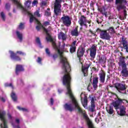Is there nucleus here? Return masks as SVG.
Segmentation results:
<instances>
[{
	"instance_id": "obj_1",
	"label": "nucleus",
	"mask_w": 128,
	"mask_h": 128,
	"mask_svg": "<svg viewBox=\"0 0 128 128\" xmlns=\"http://www.w3.org/2000/svg\"><path fill=\"white\" fill-rule=\"evenodd\" d=\"M52 44L58 52L59 56H60V64H62V68L63 72L64 74L63 76L62 82L64 86H66L67 92L66 94H68L70 98H74L72 93V90H70V66L68 62V59L66 57L64 56V52H68V49L70 48V44L66 45V43L63 42V44L61 46L60 49V45L58 47L56 44L55 40H52Z\"/></svg>"
},
{
	"instance_id": "obj_2",
	"label": "nucleus",
	"mask_w": 128,
	"mask_h": 128,
	"mask_svg": "<svg viewBox=\"0 0 128 128\" xmlns=\"http://www.w3.org/2000/svg\"><path fill=\"white\" fill-rule=\"evenodd\" d=\"M122 104H128V101L118 98L116 100L113 102L112 104L114 106L115 110H120V111H118L117 113L118 116H126V108L124 105L120 106Z\"/></svg>"
},
{
	"instance_id": "obj_3",
	"label": "nucleus",
	"mask_w": 128,
	"mask_h": 128,
	"mask_svg": "<svg viewBox=\"0 0 128 128\" xmlns=\"http://www.w3.org/2000/svg\"><path fill=\"white\" fill-rule=\"evenodd\" d=\"M118 64L120 68H122L121 74L124 78H128V70L126 68V58L120 56L119 58Z\"/></svg>"
},
{
	"instance_id": "obj_4",
	"label": "nucleus",
	"mask_w": 128,
	"mask_h": 128,
	"mask_svg": "<svg viewBox=\"0 0 128 128\" xmlns=\"http://www.w3.org/2000/svg\"><path fill=\"white\" fill-rule=\"evenodd\" d=\"M14 2V4H16L17 8H20L23 12H26L27 14H30L28 12V10H30V4H32L31 0H27L24 2L25 8L22 6L20 2V0H12Z\"/></svg>"
},
{
	"instance_id": "obj_5",
	"label": "nucleus",
	"mask_w": 128,
	"mask_h": 128,
	"mask_svg": "<svg viewBox=\"0 0 128 128\" xmlns=\"http://www.w3.org/2000/svg\"><path fill=\"white\" fill-rule=\"evenodd\" d=\"M62 0H55L54 12L56 16H60L62 14Z\"/></svg>"
},
{
	"instance_id": "obj_6",
	"label": "nucleus",
	"mask_w": 128,
	"mask_h": 128,
	"mask_svg": "<svg viewBox=\"0 0 128 128\" xmlns=\"http://www.w3.org/2000/svg\"><path fill=\"white\" fill-rule=\"evenodd\" d=\"M50 26V22H45L44 23V24L42 26V28H43L44 32H46V40L47 42H52V36L48 34V32L50 30L52 29V28L50 26L49 27V30H48L44 28L45 26Z\"/></svg>"
},
{
	"instance_id": "obj_7",
	"label": "nucleus",
	"mask_w": 128,
	"mask_h": 128,
	"mask_svg": "<svg viewBox=\"0 0 128 128\" xmlns=\"http://www.w3.org/2000/svg\"><path fill=\"white\" fill-rule=\"evenodd\" d=\"M61 21L65 26H70L72 24V18L68 16L63 14L61 18Z\"/></svg>"
},
{
	"instance_id": "obj_8",
	"label": "nucleus",
	"mask_w": 128,
	"mask_h": 128,
	"mask_svg": "<svg viewBox=\"0 0 128 128\" xmlns=\"http://www.w3.org/2000/svg\"><path fill=\"white\" fill-rule=\"evenodd\" d=\"M127 4L126 0H116V4L117 5V10L118 11L120 10H124Z\"/></svg>"
},
{
	"instance_id": "obj_9",
	"label": "nucleus",
	"mask_w": 128,
	"mask_h": 128,
	"mask_svg": "<svg viewBox=\"0 0 128 128\" xmlns=\"http://www.w3.org/2000/svg\"><path fill=\"white\" fill-rule=\"evenodd\" d=\"M115 88L119 92H120L121 94H126V84H122L120 83H116L115 84Z\"/></svg>"
},
{
	"instance_id": "obj_10",
	"label": "nucleus",
	"mask_w": 128,
	"mask_h": 128,
	"mask_svg": "<svg viewBox=\"0 0 128 128\" xmlns=\"http://www.w3.org/2000/svg\"><path fill=\"white\" fill-rule=\"evenodd\" d=\"M34 21L36 22L38 24V26H36V30H40L42 24H40V21H38V19L34 16V15L31 14L30 20V23L32 24V22Z\"/></svg>"
},
{
	"instance_id": "obj_11",
	"label": "nucleus",
	"mask_w": 128,
	"mask_h": 128,
	"mask_svg": "<svg viewBox=\"0 0 128 128\" xmlns=\"http://www.w3.org/2000/svg\"><path fill=\"white\" fill-rule=\"evenodd\" d=\"M100 38H102V40H108L110 38V34L108 33L106 30H102L100 34Z\"/></svg>"
},
{
	"instance_id": "obj_12",
	"label": "nucleus",
	"mask_w": 128,
	"mask_h": 128,
	"mask_svg": "<svg viewBox=\"0 0 128 128\" xmlns=\"http://www.w3.org/2000/svg\"><path fill=\"white\" fill-rule=\"evenodd\" d=\"M80 98L81 100H82V98H84V102H82V104L85 108H88V96L84 94V93H82L80 94Z\"/></svg>"
},
{
	"instance_id": "obj_13",
	"label": "nucleus",
	"mask_w": 128,
	"mask_h": 128,
	"mask_svg": "<svg viewBox=\"0 0 128 128\" xmlns=\"http://www.w3.org/2000/svg\"><path fill=\"white\" fill-rule=\"evenodd\" d=\"M96 54V47L93 45L90 49V56L92 58H94Z\"/></svg>"
},
{
	"instance_id": "obj_14",
	"label": "nucleus",
	"mask_w": 128,
	"mask_h": 128,
	"mask_svg": "<svg viewBox=\"0 0 128 128\" xmlns=\"http://www.w3.org/2000/svg\"><path fill=\"white\" fill-rule=\"evenodd\" d=\"M90 66V64H85L84 66H82V72L84 74V76H88V68Z\"/></svg>"
},
{
	"instance_id": "obj_15",
	"label": "nucleus",
	"mask_w": 128,
	"mask_h": 128,
	"mask_svg": "<svg viewBox=\"0 0 128 128\" xmlns=\"http://www.w3.org/2000/svg\"><path fill=\"white\" fill-rule=\"evenodd\" d=\"M80 26H86V18L84 16H82L80 18V19L78 21Z\"/></svg>"
},
{
	"instance_id": "obj_16",
	"label": "nucleus",
	"mask_w": 128,
	"mask_h": 128,
	"mask_svg": "<svg viewBox=\"0 0 128 128\" xmlns=\"http://www.w3.org/2000/svg\"><path fill=\"white\" fill-rule=\"evenodd\" d=\"M98 76L100 82H101V84H104L106 80V73L104 72H102L98 74Z\"/></svg>"
},
{
	"instance_id": "obj_17",
	"label": "nucleus",
	"mask_w": 128,
	"mask_h": 128,
	"mask_svg": "<svg viewBox=\"0 0 128 128\" xmlns=\"http://www.w3.org/2000/svg\"><path fill=\"white\" fill-rule=\"evenodd\" d=\"M122 44L123 46L122 48L126 50V52H128V40H126L124 38H122Z\"/></svg>"
},
{
	"instance_id": "obj_18",
	"label": "nucleus",
	"mask_w": 128,
	"mask_h": 128,
	"mask_svg": "<svg viewBox=\"0 0 128 128\" xmlns=\"http://www.w3.org/2000/svg\"><path fill=\"white\" fill-rule=\"evenodd\" d=\"M68 36L63 32H60L58 34V40H66V38Z\"/></svg>"
},
{
	"instance_id": "obj_19",
	"label": "nucleus",
	"mask_w": 128,
	"mask_h": 128,
	"mask_svg": "<svg viewBox=\"0 0 128 128\" xmlns=\"http://www.w3.org/2000/svg\"><path fill=\"white\" fill-rule=\"evenodd\" d=\"M98 78L95 77L93 78V82L92 83L94 90H96L98 88Z\"/></svg>"
},
{
	"instance_id": "obj_20",
	"label": "nucleus",
	"mask_w": 128,
	"mask_h": 128,
	"mask_svg": "<svg viewBox=\"0 0 128 128\" xmlns=\"http://www.w3.org/2000/svg\"><path fill=\"white\" fill-rule=\"evenodd\" d=\"M10 58L12 60H16V61H18L20 60V57L16 56V54L14 53L12 51H10Z\"/></svg>"
},
{
	"instance_id": "obj_21",
	"label": "nucleus",
	"mask_w": 128,
	"mask_h": 128,
	"mask_svg": "<svg viewBox=\"0 0 128 128\" xmlns=\"http://www.w3.org/2000/svg\"><path fill=\"white\" fill-rule=\"evenodd\" d=\"M76 40L73 42L72 44L71 45L70 48V52H71V54H72V52H76Z\"/></svg>"
},
{
	"instance_id": "obj_22",
	"label": "nucleus",
	"mask_w": 128,
	"mask_h": 128,
	"mask_svg": "<svg viewBox=\"0 0 128 128\" xmlns=\"http://www.w3.org/2000/svg\"><path fill=\"white\" fill-rule=\"evenodd\" d=\"M64 108L66 110H69L70 112H72L74 110V107H72V104H66L64 106Z\"/></svg>"
},
{
	"instance_id": "obj_23",
	"label": "nucleus",
	"mask_w": 128,
	"mask_h": 128,
	"mask_svg": "<svg viewBox=\"0 0 128 128\" xmlns=\"http://www.w3.org/2000/svg\"><path fill=\"white\" fill-rule=\"evenodd\" d=\"M16 34L18 40H19V42H22L24 38V34H22V32L18 31L16 32Z\"/></svg>"
},
{
	"instance_id": "obj_24",
	"label": "nucleus",
	"mask_w": 128,
	"mask_h": 128,
	"mask_svg": "<svg viewBox=\"0 0 128 128\" xmlns=\"http://www.w3.org/2000/svg\"><path fill=\"white\" fill-rule=\"evenodd\" d=\"M71 34L72 36H78L80 32L78 30V28H76L74 30L71 31Z\"/></svg>"
},
{
	"instance_id": "obj_25",
	"label": "nucleus",
	"mask_w": 128,
	"mask_h": 128,
	"mask_svg": "<svg viewBox=\"0 0 128 128\" xmlns=\"http://www.w3.org/2000/svg\"><path fill=\"white\" fill-rule=\"evenodd\" d=\"M20 72H24V68L22 65H16V74H18Z\"/></svg>"
},
{
	"instance_id": "obj_26",
	"label": "nucleus",
	"mask_w": 128,
	"mask_h": 128,
	"mask_svg": "<svg viewBox=\"0 0 128 128\" xmlns=\"http://www.w3.org/2000/svg\"><path fill=\"white\" fill-rule=\"evenodd\" d=\"M106 58L104 56L99 57V62L102 64H106Z\"/></svg>"
},
{
	"instance_id": "obj_27",
	"label": "nucleus",
	"mask_w": 128,
	"mask_h": 128,
	"mask_svg": "<svg viewBox=\"0 0 128 128\" xmlns=\"http://www.w3.org/2000/svg\"><path fill=\"white\" fill-rule=\"evenodd\" d=\"M84 48L78 50V58H81V56H84Z\"/></svg>"
},
{
	"instance_id": "obj_28",
	"label": "nucleus",
	"mask_w": 128,
	"mask_h": 128,
	"mask_svg": "<svg viewBox=\"0 0 128 128\" xmlns=\"http://www.w3.org/2000/svg\"><path fill=\"white\" fill-rule=\"evenodd\" d=\"M106 110L108 114H114V108L112 106L106 108Z\"/></svg>"
},
{
	"instance_id": "obj_29",
	"label": "nucleus",
	"mask_w": 128,
	"mask_h": 128,
	"mask_svg": "<svg viewBox=\"0 0 128 128\" xmlns=\"http://www.w3.org/2000/svg\"><path fill=\"white\" fill-rule=\"evenodd\" d=\"M36 44L40 48H42L43 46H42V43L40 42V38H36Z\"/></svg>"
},
{
	"instance_id": "obj_30",
	"label": "nucleus",
	"mask_w": 128,
	"mask_h": 128,
	"mask_svg": "<svg viewBox=\"0 0 128 128\" xmlns=\"http://www.w3.org/2000/svg\"><path fill=\"white\" fill-rule=\"evenodd\" d=\"M11 97L12 100H13L14 102H16V100H18V98L16 97V93H14V92H12V94H11Z\"/></svg>"
},
{
	"instance_id": "obj_31",
	"label": "nucleus",
	"mask_w": 128,
	"mask_h": 128,
	"mask_svg": "<svg viewBox=\"0 0 128 128\" xmlns=\"http://www.w3.org/2000/svg\"><path fill=\"white\" fill-rule=\"evenodd\" d=\"M99 10L102 14H104V16H106V18H108V12H104V8H101L99 9Z\"/></svg>"
},
{
	"instance_id": "obj_32",
	"label": "nucleus",
	"mask_w": 128,
	"mask_h": 128,
	"mask_svg": "<svg viewBox=\"0 0 128 128\" xmlns=\"http://www.w3.org/2000/svg\"><path fill=\"white\" fill-rule=\"evenodd\" d=\"M107 30L109 32L110 34H116V31H114V29L112 27L110 28Z\"/></svg>"
},
{
	"instance_id": "obj_33",
	"label": "nucleus",
	"mask_w": 128,
	"mask_h": 128,
	"mask_svg": "<svg viewBox=\"0 0 128 128\" xmlns=\"http://www.w3.org/2000/svg\"><path fill=\"white\" fill-rule=\"evenodd\" d=\"M96 110V105L94 104H91V108L90 109V112H94Z\"/></svg>"
},
{
	"instance_id": "obj_34",
	"label": "nucleus",
	"mask_w": 128,
	"mask_h": 128,
	"mask_svg": "<svg viewBox=\"0 0 128 128\" xmlns=\"http://www.w3.org/2000/svg\"><path fill=\"white\" fill-rule=\"evenodd\" d=\"M17 108L19 110H22V112H28V109L24 108H21L20 106H17Z\"/></svg>"
},
{
	"instance_id": "obj_35",
	"label": "nucleus",
	"mask_w": 128,
	"mask_h": 128,
	"mask_svg": "<svg viewBox=\"0 0 128 128\" xmlns=\"http://www.w3.org/2000/svg\"><path fill=\"white\" fill-rule=\"evenodd\" d=\"M24 24L20 23L18 26V30H24Z\"/></svg>"
},
{
	"instance_id": "obj_36",
	"label": "nucleus",
	"mask_w": 128,
	"mask_h": 128,
	"mask_svg": "<svg viewBox=\"0 0 128 128\" xmlns=\"http://www.w3.org/2000/svg\"><path fill=\"white\" fill-rule=\"evenodd\" d=\"M45 15H46L47 16H50V8H48L47 9V11L45 12Z\"/></svg>"
},
{
	"instance_id": "obj_37",
	"label": "nucleus",
	"mask_w": 128,
	"mask_h": 128,
	"mask_svg": "<svg viewBox=\"0 0 128 128\" xmlns=\"http://www.w3.org/2000/svg\"><path fill=\"white\" fill-rule=\"evenodd\" d=\"M0 16L2 20H6V15L4 14V12H1Z\"/></svg>"
},
{
	"instance_id": "obj_38",
	"label": "nucleus",
	"mask_w": 128,
	"mask_h": 128,
	"mask_svg": "<svg viewBox=\"0 0 128 128\" xmlns=\"http://www.w3.org/2000/svg\"><path fill=\"white\" fill-rule=\"evenodd\" d=\"M38 4V2L37 0H34L32 2V6H37Z\"/></svg>"
},
{
	"instance_id": "obj_39",
	"label": "nucleus",
	"mask_w": 128,
	"mask_h": 128,
	"mask_svg": "<svg viewBox=\"0 0 128 128\" xmlns=\"http://www.w3.org/2000/svg\"><path fill=\"white\" fill-rule=\"evenodd\" d=\"M34 16H38V18L42 16V14H40V12L38 11H36L34 12Z\"/></svg>"
},
{
	"instance_id": "obj_40",
	"label": "nucleus",
	"mask_w": 128,
	"mask_h": 128,
	"mask_svg": "<svg viewBox=\"0 0 128 128\" xmlns=\"http://www.w3.org/2000/svg\"><path fill=\"white\" fill-rule=\"evenodd\" d=\"M46 52L48 56H50V50H48V48H46Z\"/></svg>"
},
{
	"instance_id": "obj_41",
	"label": "nucleus",
	"mask_w": 128,
	"mask_h": 128,
	"mask_svg": "<svg viewBox=\"0 0 128 128\" xmlns=\"http://www.w3.org/2000/svg\"><path fill=\"white\" fill-rule=\"evenodd\" d=\"M5 86H10L12 88H14V86H12V83H10L9 84L8 83H6Z\"/></svg>"
},
{
	"instance_id": "obj_42",
	"label": "nucleus",
	"mask_w": 128,
	"mask_h": 128,
	"mask_svg": "<svg viewBox=\"0 0 128 128\" xmlns=\"http://www.w3.org/2000/svg\"><path fill=\"white\" fill-rule=\"evenodd\" d=\"M48 0H42V6H46Z\"/></svg>"
},
{
	"instance_id": "obj_43",
	"label": "nucleus",
	"mask_w": 128,
	"mask_h": 128,
	"mask_svg": "<svg viewBox=\"0 0 128 128\" xmlns=\"http://www.w3.org/2000/svg\"><path fill=\"white\" fill-rule=\"evenodd\" d=\"M8 120H12V115L10 114H8Z\"/></svg>"
},
{
	"instance_id": "obj_44",
	"label": "nucleus",
	"mask_w": 128,
	"mask_h": 128,
	"mask_svg": "<svg viewBox=\"0 0 128 128\" xmlns=\"http://www.w3.org/2000/svg\"><path fill=\"white\" fill-rule=\"evenodd\" d=\"M16 54H22V56H24V54H26L22 52L21 51H18L16 52Z\"/></svg>"
},
{
	"instance_id": "obj_45",
	"label": "nucleus",
	"mask_w": 128,
	"mask_h": 128,
	"mask_svg": "<svg viewBox=\"0 0 128 128\" xmlns=\"http://www.w3.org/2000/svg\"><path fill=\"white\" fill-rule=\"evenodd\" d=\"M94 104V98H91V104Z\"/></svg>"
},
{
	"instance_id": "obj_46",
	"label": "nucleus",
	"mask_w": 128,
	"mask_h": 128,
	"mask_svg": "<svg viewBox=\"0 0 128 128\" xmlns=\"http://www.w3.org/2000/svg\"><path fill=\"white\" fill-rule=\"evenodd\" d=\"M41 62H42V58H40L38 57L37 60V62H38V64H40Z\"/></svg>"
},
{
	"instance_id": "obj_47",
	"label": "nucleus",
	"mask_w": 128,
	"mask_h": 128,
	"mask_svg": "<svg viewBox=\"0 0 128 128\" xmlns=\"http://www.w3.org/2000/svg\"><path fill=\"white\" fill-rule=\"evenodd\" d=\"M10 4H6V10H8V8H10Z\"/></svg>"
},
{
	"instance_id": "obj_48",
	"label": "nucleus",
	"mask_w": 128,
	"mask_h": 128,
	"mask_svg": "<svg viewBox=\"0 0 128 128\" xmlns=\"http://www.w3.org/2000/svg\"><path fill=\"white\" fill-rule=\"evenodd\" d=\"M52 58L54 60H56L58 58V54H54L53 55Z\"/></svg>"
},
{
	"instance_id": "obj_49",
	"label": "nucleus",
	"mask_w": 128,
	"mask_h": 128,
	"mask_svg": "<svg viewBox=\"0 0 128 128\" xmlns=\"http://www.w3.org/2000/svg\"><path fill=\"white\" fill-rule=\"evenodd\" d=\"M12 126H13V128H20V126H18V125L16 126H14V123H12Z\"/></svg>"
},
{
	"instance_id": "obj_50",
	"label": "nucleus",
	"mask_w": 128,
	"mask_h": 128,
	"mask_svg": "<svg viewBox=\"0 0 128 128\" xmlns=\"http://www.w3.org/2000/svg\"><path fill=\"white\" fill-rule=\"evenodd\" d=\"M54 104V99L52 98H50V105L53 106Z\"/></svg>"
},
{
	"instance_id": "obj_51",
	"label": "nucleus",
	"mask_w": 128,
	"mask_h": 128,
	"mask_svg": "<svg viewBox=\"0 0 128 128\" xmlns=\"http://www.w3.org/2000/svg\"><path fill=\"white\" fill-rule=\"evenodd\" d=\"M90 88H92V86H88V90L89 91V92H90Z\"/></svg>"
},
{
	"instance_id": "obj_52",
	"label": "nucleus",
	"mask_w": 128,
	"mask_h": 128,
	"mask_svg": "<svg viewBox=\"0 0 128 128\" xmlns=\"http://www.w3.org/2000/svg\"><path fill=\"white\" fill-rule=\"evenodd\" d=\"M16 124H20V119L16 118Z\"/></svg>"
},
{
	"instance_id": "obj_53",
	"label": "nucleus",
	"mask_w": 128,
	"mask_h": 128,
	"mask_svg": "<svg viewBox=\"0 0 128 128\" xmlns=\"http://www.w3.org/2000/svg\"><path fill=\"white\" fill-rule=\"evenodd\" d=\"M18 84H20H20H23L22 80H18Z\"/></svg>"
},
{
	"instance_id": "obj_54",
	"label": "nucleus",
	"mask_w": 128,
	"mask_h": 128,
	"mask_svg": "<svg viewBox=\"0 0 128 128\" xmlns=\"http://www.w3.org/2000/svg\"><path fill=\"white\" fill-rule=\"evenodd\" d=\"M3 102H6V97L4 98L3 97L1 98Z\"/></svg>"
},
{
	"instance_id": "obj_55",
	"label": "nucleus",
	"mask_w": 128,
	"mask_h": 128,
	"mask_svg": "<svg viewBox=\"0 0 128 128\" xmlns=\"http://www.w3.org/2000/svg\"><path fill=\"white\" fill-rule=\"evenodd\" d=\"M95 122H96L97 124H98V122H99L98 118H96V120H95Z\"/></svg>"
},
{
	"instance_id": "obj_56",
	"label": "nucleus",
	"mask_w": 128,
	"mask_h": 128,
	"mask_svg": "<svg viewBox=\"0 0 128 128\" xmlns=\"http://www.w3.org/2000/svg\"><path fill=\"white\" fill-rule=\"evenodd\" d=\"M114 0H106V2H113Z\"/></svg>"
},
{
	"instance_id": "obj_57",
	"label": "nucleus",
	"mask_w": 128,
	"mask_h": 128,
	"mask_svg": "<svg viewBox=\"0 0 128 128\" xmlns=\"http://www.w3.org/2000/svg\"><path fill=\"white\" fill-rule=\"evenodd\" d=\"M82 12H86V9H82Z\"/></svg>"
},
{
	"instance_id": "obj_58",
	"label": "nucleus",
	"mask_w": 128,
	"mask_h": 128,
	"mask_svg": "<svg viewBox=\"0 0 128 128\" xmlns=\"http://www.w3.org/2000/svg\"><path fill=\"white\" fill-rule=\"evenodd\" d=\"M58 92L59 94H60V92H62V90H58Z\"/></svg>"
},
{
	"instance_id": "obj_59",
	"label": "nucleus",
	"mask_w": 128,
	"mask_h": 128,
	"mask_svg": "<svg viewBox=\"0 0 128 128\" xmlns=\"http://www.w3.org/2000/svg\"><path fill=\"white\" fill-rule=\"evenodd\" d=\"M98 24H101V22H100V21H98V20H96Z\"/></svg>"
},
{
	"instance_id": "obj_60",
	"label": "nucleus",
	"mask_w": 128,
	"mask_h": 128,
	"mask_svg": "<svg viewBox=\"0 0 128 128\" xmlns=\"http://www.w3.org/2000/svg\"><path fill=\"white\" fill-rule=\"evenodd\" d=\"M13 12H16V10L14 9L13 10Z\"/></svg>"
},
{
	"instance_id": "obj_61",
	"label": "nucleus",
	"mask_w": 128,
	"mask_h": 128,
	"mask_svg": "<svg viewBox=\"0 0 128 128\" xmlns=\"http://www.w3.org/2000/svg\"><path fill=\"white\" fill-rule=\"evenodd\" d=\"M90 32L91 34H92V30H90Z\"/></svg>"
},
{
	"instance_id": "obj_62",
	"label": "nucleus",
	"mask_w": 128,
	"mask_h": 128,
	"mask_svg": "<svg viewBox=\"0 0 128 128\" xmlns=\"http://www.w3.org/2000/svg\"><path fill=\"white\" fill-rule=\"evenodd\" d=\"M8 15L10 16H12V14L9 13V14H8Z\"/></svg>"
},
{
	"instance_id": "obj_63",
	"label": "nucleus",
	"mask_w": 128,
	"mask_h": 128,
	"mask_svg": "<svg viewBox=\"0 0 128 128\" xmlns=\"http://www.w3.org/2000/svg\"><path fill=\"white\" fill-rule=\"evenodd\" d=\"M124 14H125V16H126V11H124Z\"/></svg>"
},
{
	"instance_id": "obj_64",
	"label": "nucleus",
	"mask_w": 128,
	"mask_h": 128,
	"mask_svg": "<svg viewBox=\"0 0 128 128\" xmlns=\"http://www.w3.org/2000/svg\"><path fill=\"white\" fill-rule=\"evenodd\" d=\"M126 58H128V56H127Z\"/></svg>"
}]
</instances>
